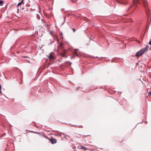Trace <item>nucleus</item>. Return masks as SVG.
<instances>
[{
  "instance_id": "37",
  "label": "nucleus",
  "mask_w": 151,
  "mask_h": 151,
  "mask_svg": "<svg viewBox=\"0 0 151 151\" xmlns=\"http://www.w3.org/2000/svg\"><path fill=\"white\" fill-rule=\"evenodd\" d=\"M21 73L22 74V72H21Z\"/></svg>"
},
{
  "instance_id": "3",
  "label": "nucleus",
  "mask_w": 151,
  "mask_h": 151,
  "mask_svg": "<svg viewBox=\"0 0 151 151\" xmlns=\"http://www.w3.org/2000/svg\"><path fill=\"white\" fill-rule=\"evenodd\" d=\"M46 138L48 139L52 144H55L57 142V140L52 137H51V138H50L48 137H46Z\"/></svg>"
},
{
  "instance_id": "1",
  "label": "nucleus",
  "mask_w": 151,
  "mask_h": 151,
  "mask_svg": "<svg viewBox=\"0 0 151 151\" xmlns=\"http://www.w3.org/2000/svg\"><path fill=\"white\" fill-rule=\"evenodd\" d=\"M142 2L143 4V6L148 17L150 15V12L149 8L147 7L148 6L147 2L146 0H133L132 4L127 9V11L128 12L129 9L132 7L133 5L134 6H137V3L140 4Z\"/></svg>"
},
{
  "instance_id": "5",
  "label": "nucleus",
  "mask_w": 151,
  "mask_h": 151,
  "mask_svg": "<svg viewBox=\"0 0 151 151\" xmlns=\"http://www.w3.org/2000/svg\"><path fill=\"white\" fill-rule=\"evenodd\" d=\"M78 54L77 52H75L74 54L72 55L71 57L72 59H75L76 56H78Z\"/></svg>"
},
{
  "instance_id": "8",
  "label": "nucleus",
  "mask_w": 151,
  "mask_h": 151,
  "mask_svg": "<svg viewBox=\"0 0 151 151\" xmlns=\"http://www.w3.org/2000/svg\"><path fill=\"white\" fill-rule=\"evenodd\" d=\"M81 149H85V150H86L87 149V148L86 147H84V146H81Z\"/></svg>"
},
{
  "instance_id": "20",
  "label": "nucleus",
  "mask_w": 151,
  "mask_h": 151,
  "mask_svg": "<svg viewBox=\"0 0 151 151\" xmlns=\"http://www.w3.org/2000/svg\"><path fill=\"white\" fill-rule=\"evenodd\" d=\"M53 42H54V41H52L51 42H50V43L48 44L49 45L53 43Z\"/></svg>"
},
{
  "instance_id": "13",
  "label": "nucleus",
  "mask_w": 151,
  "mask_h": 151,
  "mask_svg": "<svg viewBox=\"0 0 151 151\" xmlns=\"http://www.w3.org/2000/svg\"><path fill=\"white\" fill-rule=\"evenodd\" d=\"M33 123H34V126L35 127H36L37 128H38V127L36 125V123L35 122H34Z\"/></svg>"
},
{
  "instance_id": "21",
  "label": "nucleus",
  "mask_w": 151,
  "mask_h": 151,
  "mask_svg": "<svg viewBox=\"0 0 151 151\" xmlns=\"http://www.w3.org/2000/svg\"><path fill=\"white\" fill-rule=\"evenodd\" d=\"M149 43L150 45H151V39L150 40Z\"/></svg>"
},
{
  "instance_id": "18",
  "label": "nucleus",
  "mask_w": 151,
  "mask_h": 151,
  "mask_svg": "<svg viewBox=\"0 0 151 151\" xmlns=\"http://www.w3.org/2000/svg\"><path fill=\"white\" fill-rule=\"evenodd\" d=\"M72 29V30L73 32H75L76 31V30L75 28H73Z\"/></svg>"
},
{
  "instance_id": "19",
  "label": "nucleus",
  "mask_w": 151,
  "mask_h": 151,
  "mask_svg": "<svg viewBox=\"0 0 151 151\" xmlns=\"http://www.w3.org/2000/svg\"><path fill=\"white\" fill-rule=\"evenodd\" d=\"M80 88V87H79V86L77 87L76 88V91L78 90Z\"/></svg>"
},
{
  "instance_id": "24",
  "label": "nucleus",
  "mask_w": 151,
  "mask_h": 151,
  "mask_svg": "<svg viewBox=\"0 0 151 151\" xmlns=\"http://www.w3.org/2000/svg\"><path fill=\"white\" fill-rule=\"evenodd\" d=\"M23 1H24V0H22L20 2L22 4V3L23 2Z\"/></svg>"
},
{
  "instance_id": "32",
  "label": "nucleus",
  "mask_w": 151,
  "mask_h": 151,
  "mask_svg": "<svg viewBox=\"0 0 151 151\" xmlns=\"http://www.w3.org/2000/svg\"><path fill=\"white\" fill-rule=\"evenodd\" d=\"M59 61L60 62L61 61V59H60L59 60Z\"/></svg>"
},
{
  "instance_id": "2",
  "label": "nucleus",
  "mask_w": 151,
  "mask_h": 151,
  "mask_svg": "<svg viewBox=\"0 0 151 151\" xmlns=\"http://www.w3.org/2000/svg\"><path fill=\"white\" fill-rule=\"evenodd\" d=\"M148 47L149 46L147 45L145 47L141 49L135 54V56L138 58L147 50Z\"/></svg>"
},
{
  "instance_id": "11",
  "label": "nucleus",
  "mask_w": 151,
  "mask_h": 151,
  "mask_svg": "<svg viewBox=\"0 0 151 151\" xmlns=\"http://www.w3.org/2000/svg\"><path fill=\"white\" fill-rule=\"evenodd\" d=\"M21 57L23 58H29V57H28L27 56H22Z\"/></svg>"
},
{
  "instance_id": "31",
  "label": "nucleus",
  "mask_w": 151,
  "mask_h": 151,
  "mask_svg": "<svg viewBox=\"0 0 151 151\" xmlns=\"http://www.w3.org/2000/svg\"><path fill=\"white\" fill-rule=\"evenodd\" d=\"M63 33L62 32H61V35H63Z\"/></svg>"
},
{
  "instance_id": "10",
  "label": "nucleus",
  "mask_w": 151,
  "mask_h": 151,
  "mask_svg": "<svg viewBox=\"0 0 151 151\" xmlns=\"http://www.w3.org/2000/svg\"><path fill=\"white\" fill-rule=\"evenodd\" d=\"M62 56L65 58L67 57V55L65 54H62Z\"/></svg>"
},
{
  "instance_id": "26",
  "label": "nucleus",
  "mask_w": 151,
  "mask_h": 151,
  "mask_svg": "<svg viewBox=\"0 0 151 151\" xmlns=\"http://www.w3.org/2000/svg\"><path fill=\"white\" fill-rule=\"evenodd\" d=\"M68 63H70V65H71V64L72 63H71L70 62H69V61H68Z\"/></svg>"
},
{
  "instance_id": "34",
  "label": "nucleus",
  "mask_w": 151,
  "mask_h": 151,
  "mask_svg": "<svg viewBox=\"0 0 151 151\" xmlns=\"http://www.w3.org/2000/svg\"><path fill=\"white\" fill-rule=\"evenodd\" d=\"M89 39H90V40H91V39H90V38H89ZM90 40L89 41V42H90Z\"/></svg>"
},
{
  "instance_id": "6",
  "label": "nucleus",
  "mask_w": 151,
  "mask_h": 151,
  "mask_svg": "<svg viewBox=\"0 0 151 151\" xmlns=\"http://www.w3.org/2000/svg\"><path fill=\"white\" fill-rule=\"evenodd\" d=\"M118 2L120 4H124V5H126L127 3V2H124L123 1H118Z\"/></svg>"
},
{
  "instance_id": "16",
  "label": "nucleus",
  "mask_w": 151,
  "mask_h": 151,
  "mask_svg": "<svg viewBox=\"0 0 151 151\" xmlns=\"http://www.w3.org/2000/svg\"><path fill=\"white\" fill-rule=\"evenodd\" d=\"M0 93H2V91H1V86L0 84Z\"/></svg>"
},
{
  "instance_id": "36",
  "label": "nucleus",
  "mask_w": 151,
  "mask_h": 151,
  "mask_svg": "<svg viewBox=\"0 0 151 151\" xmlns=\"http://www.w3.org/2000/svg\"><path fill=\"white\" fill-rule=\"evenodd\" d=\"M28 63H30V61H28Z\"/></svg>"
},
{
  "instance_id": "30",
  "label": "nucleus",
  "mask_w": 151,
  "mask_h": 151,
  "mask_svg": "<svg viewBox=\"0 0 151 151\" xmlns=\"http://www.w3.org/2000/svg\"><path fill=\"white\" fill-rule=\"evenodd\" d=\"M16 52L17 53H19V51H17Z\"/></svg>"
},
{
  "instance_id": "38",
  "label": "nucleus",
  "mask_w": 151,
  "mask_h": 151,
  "mask_svg": "<svg viewBox=\"0 0 151 151\" xmlns=\"http://www.w3.org/2000/svg\"><path fill=\"white\" fill-rule=\"evenodd\" d=\"M62 9V10H64V9Z\"/></svg>"
},
{
  "instance_id": "33",
  "label": "nucleus",
  "mask_w": 151,
  "mask_h": 151,
  "mask_svg": "<svg viewBox=\"0 0 151 151\" xmlns=\"http://www.w3.org/2000/svg\"><path fill=\"white\" fill-rule=\"evenodd\" d=\"M119 92L120 93H121V94L122 93V92Z\"/></svg>"
},
{
  "instance_id": "25",
  "label": "nucleus",
  "mask_w": 151,
  "mask_h": 151,
  "mask_svg": "<svg viewBox=\"0 0 151 151\" xmlns=\"http://www.w3.org/2000/svg\"><path fill=\"white\" fill-rule=\"evenodd\" d=\"M63 45V43H61L60 44V46L61 47Z\"/></svg>"
},
{
  "instance_id": "35",
  "label": "nucleus",
  "mask_w": 151,
  "mask_h": 151,
  "mask_svg": "<svg viewBox=\"0 0 151 151\" xmlns=\"http://www.w3.org/2000/svg\"><path fill=\"white\" fill-rule=\"evenodd\" d=\"M6 134V133H4V134H3V135H5V134Z\"/></svg>"
},
{
  "instance_id": "29",
  "label": "nucleus",
  "mask_w": 151,
  "mask_h": 151,
  "mask_svg": "<svg viewBox=\"0 0 151 151\" xmlns=\"http://www.w3.org/2000/svg\"><path fill=\"white\" fill-rule=\"evenodd\" d=\"M95 58H99L97 56H96V57H94Z\"/></svg>"
},
{
  "instance_id": "28",
  "label": "nucleus",
  "mask_w": 151,
  "mask_h": 151,
  "mask_svg": "<svg viewBox=\"0 0 151 151\" xmlns=\"http://www.w3.org/2000/svg\"><path fill=\"white\" fill-rule=\"evenodd\" d=\"M62 134L63 135H65L66 134H65V133H62Z\"/></svg>"
},
{
  "instance_id": "23",
  "label": "nucleus",
  "mask_w": 151,
  "mask_h": 151,
  "mask_svg": "<svg viewBox=\"0 0 151 151\" xmlns=\"http://www.w3.org/2000/svg\"><path fill=\"white\" fill-rule=\"evenodd\" d=\"M78 127L79 128H81H81H82V126H81V125H80L78 126Z\"/></svg>"
},
{
  "instance_id": "4",
  "label": "nucleus",
  "mask_w": 151,
  "mask_h": 151,
  "mask_svg": "<svg viewBox=\"0 0 151 151\" xmlns=\"http://www.w3.org/2000/svg\"><path fill=\"white\" fill-rule=\"evenodd\" d=\"M53 53H51L49 54V58L50 59H53L55 58V56L53 55Z\"/></svg>"
},
{
  "instance_id": "15",
  "label": "nucleus",
  "mask_w": 151,
  "mask_h": 151,
  "mask_svg": "<svg viewBox=\"0 0 151 151\" xmlns=\"http://www.w3.org/2000/svg\"><path fill=\"white\" fill-rule=\"evenodd\" d=\"M37 19H40V16L38 14H37Z\"/></svg>"
},
{
  "instance_id": "12",
  "label": "nucleus",
  "mask_w": 151,
  "mask_h": 151,
  "mask_svg": "<svg viewBox=\"0 0 151 151\" xmlns=\"http://www.w3.org/2000/svg\"><path fill=\"white\" fill-rule=\"evenodd\" d=\"M65 17H64V22H63L62 24V25H63L64 24V23L65 22Z\"/></svg>"
},
{
  "instance_id": "14",
  "label": "nucleus",
  "mask_w": 151,
  "mask_h": 151,
  "mask_svg": "<svg viewBox=\"0 0 151 151\" xmlns=\"http://www.w3.org/2000/svg\"><path fill=\"white\" fill-rule=\"evenodd\" d=\"M21 4H22V3L20 2H19V3H18V4L17 5V6H20Z\"/></svg>"
},
{
  "instance_id": "22",
  "label": "nucleus",
  "mask_w": 151,
  "mask_h": 151,
  "mask_svg": "<svg viewBox=\"0 0 151 151\" xmlns=\"http://www.w3.org/2000/svg\"><path fill=\"white\" fill-rule=\"evenodd\" d=\"M67 135L66 134L65 135L64 137L65 138H66L67 137Z\"/></svg>"
},
{
  "instance_id": "9",
  "label": "nucleus",
  "mask_w": 151,
  "mask_h": 151,
  "mask_svg": "<svg viewBox=\"0 0 151 151\" xmlns=\"http://www.w3.org/2000/svg\"><path fill=\"white\" fill-rule=\"evenodd\" d=\"M55 39H56L57 41V42L58 43H59V39H58V38L57 37H56L55 38Z\"/></svg>"
},
{
  "instance_id": "17",
  "label": "nucleus",
  "mask_w": 151,
  "mask_h": 151,
  "mask_svg": "<svg viewBox=\"0 0 151 151\" xmlns=\"http://www.w3.org/2000/svg\"><path fill=\"white\" fill-rule=\"evenodd\" d=\"M148 95L151 96V91H150L148 93Z\"/></svg>"
},
{
  "instance_id": "7",
  "label": "nucleus",
  "mask_w": 151,
  "mask_h": 151,
  "mask_svg": "<svg viewBox=\"0 0 151 151\" xmlns=\"http://www.w3.org/2000/svg\"><path fill=\"white\" fill-rule=\"evenodd\" d=\"M4 1H3L0 0V6H2L3 4Z\"/></svg>"
},
{
  "instance_id": "39",
  "label": "nucleus",
  "mask_w": 151,
  "mask_h": 151,
  "mask_svg": "<svg viewBox=\"0 0 151 151\" xmlns=\"http://www.w3.org/2000/svg\"><path fill=\"white\" fill-rule=\"evenodd\" d=\"M22 10H23V9H24L22 8Z\"/></svg>"
},
{
  "instance_id": "27",
  "label": "nucleus",
  "mask_w": 151,
  "mask_h": 151,
  "mask_svg": "<svg viewBox=\"0 0 151 151\" xmlns=\"http://www.w3.org/2000/svg\"><path fill=\"white\" fill-rule=\"evenodd\" d=\"M72 2H75V1L74 0H71Z\"/></svg>"
}]
</instances>
